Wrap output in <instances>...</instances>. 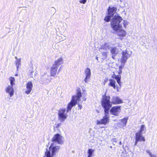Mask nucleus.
I'll list each match as a JSON object with an SVG mask.
<instances>
[{
    "label": "nucleus",
    "instance_id": "obj_1",
    "mask_svg": "<svg viewBox=\"0 0 157 157\" xmlns=\"http://www.w3.org/2000/svg\"><path fill=\"white\" fill-rule=\"evenodd\" d=\"M64 137L59 133L55 134L52 139L53 142L48 148H47L45 152L46 157H56V154L59 151L60 146H56L55 143L62 144L64 143Z\"/></svg>",
    "mask_w": 157,
    "mask_h": 157
},
{
    "label": "nucleus",
    "instance_id": "obj_2",
    "mask_svg": "<svg viewBox=\"0 0 157 157\" xmlns=\"http://www.w3.org/2000/svg\"><path fill=\"white\" fill-rule=\"evenodd\" d=\"M82 97V94L80 90H78L76 95L73 96L71 102L68 104L67 106V112L65 109H60L58 112V119L61 122H63L66 119L68 115L67 113L71 110L73 107L75 106L77 103V101L80 100Z\"/></svg>",
    "mask_w": 157,
    "mask_h": 157
},
{
    "label": "nucleus",
    "instance_id": "obj_3",
    "mask_svg": "<svg viewBox=\"0 0 157 157\" xmlns=\"http://www.w3.org/2000/svg\"><path fill=\"white\" fill-rule=\"evenodd\" d=\"M122 19L120 16L117 15L115 16L112 20L111 26L115 30H119L118 35L120 36L123 37L125 36L126 32L123 29H121L122 27V24L121 23Z\"/></svg>",
    "mask_w": 157,
    "mask_h": 157
},
{
    "label": "nucleus",
    "instance_id": "obj_4",
    "mask_svg": "<svg viewBox=\"0 0 157 157\" xmlns=\"http://www.w3.org/2000/svg\"><path fill=\"white\" fill-rule=\"evenodd\" d=\"M110 97L105 94L102 96L101 105L104 110L105 113H109V110L112 106V103L110 100Z\"/></svg>",
    "mask_w": 157,
    "mask_h": 157
},
{
    "label": "nucleus",
    "instance_id": "obj_5",
    "mask_svg": "<svg viewBox=\"0 0 157 157\" xmlns=\"http://www.w3.org/2000/svg\"><path fill=\"white\" fill-rule=\"evenodd\" d=\"M132 52L127 50L123 51L122 52V56L121 59V63H125L127 60L130 57Z\"/></svg>",
    "mask_w": 157,
    "mask_h": 157
},
{
    "label": "nucleus",
    "instance_id": "obj_6",
    "mask_svg": "<svg viewBox=\"0 0 157 157\" xmlns=\"http://www.w3.org/2000/svg\"><path fill=\"white\" fill-rule=\"evenodd\" d=\"M52 78L46 73H44L41 75L40 79V82L42 84H46L49 83Z\"/></svg>",
    "mask_w": 157,
    "mask_h": 157
},
{
    "label": "nucleus",
    "instance_id": "obj_7",
    "mask_svg": "<svg viewBox=\"0 0 157 157\" xmlns=\"http://www.w3.org/2000/svg\"><path fill=\"white\" fill-rule=\"evenodd\" d=\"M105 113V115L102 119L99 120H98L97 121L96 123L97 124H105L109 122V113Z\"/></svg>",
    "mask_w": 157,
    "mask_h": 157
},
{
    "label": "nucleus",
    "instance_id": "obj_8",
    "mask_svg": "<svg viewBox=\"0 0 157 157\" xmlns=\"http://www.w3.org/2000/svg\"><path fill=\"white\" fill-rule=\"evenodd\" d=\"M142 134L139 132H137L136 133L135 146L137 145L139 142H144L145 141L144 137L142 136Z\"/></svg>",
    "mask_w": 157,
    "mask_h": 157
},
{
    "label": "nucleus",
    "instance_id": "obj_9",
    "mask_svg": "<svg viewBox=\"0 0 157 157\" xmlns=\"http://www.w3.org/2000/svg\"><path fill=\"white\" fill-rule=\"evenodd\" d=\"M121 111V106H117L113 107L110 110V112L112 114L115 115H118Z\"/></svg>",
    "mask_w": 157,
    "mask_h": 157
},
{
    "label": "nucleus",
    "instance_id": "obj_10",
    "mask_svg": "<svg viewBox=\"0 0 157 157\" xmlns=\"http://www.w3.org/2000/svg\"><path fill=\"white\" fill-rule=\"evenodd\" d=\"M85 74L86 76L84 81L86 83H87L90 79L91 76V71L89 68H86L85 71Z\"/></svg>",
    "mask_w": 157,
    "mask_h": 157
},
{
    "label": "nucleus",
    "instance_id": "obj_11",
    "mask_svg": "<svg viewBox=\"0 0 157 157\" xmlns=\"http://www.w3.org/2000/svg\"><path fill=\"white\" fill-rule=\"evenodd\" d=\"M33 85L31 82L29 81L26 84V88L27 90L25 91V94H28L31 92L33 88Z\"/></svg>",
    "mask_w": 157,
    "mask_h": 157
},
{
    "label": "nucleus",
    "instance_id": "obj_12",
    "mask_svg": "<svg viewBox=\"0 0 157 157\" xmlns=\"http://www.w3.org/2000/svg\"><path fill=\"white\" fill-rule=\"evenodd\" d=\"M12 86L9 85L6 89V92L9 94L10 97H12L14 94V91Z\"/></svg>",
    "mask_w": 157,
    "mask_h": 157
},
{
    "label": "nucleus",
    "instance_id": "obj_13",
    "mask_svg": "<svg viewBox=\"0 0 157 157\" xmlns=\"http://www.w3.org/2000/svg\"><path fill=\"white\" fill-rule=\"evenodd\" d=\"M112 104H118L123 102L122 100L119 97L117 96H113L112 97Z\"/></svg>",
    "mask_w": 157,
    "mask_h": 157
},
{
    "label": "nucleus",
    "instance_id": "obj_14",
    "mask_svg": "<svg viewBox=\"0 0 157 157\" xmlns=\"http://www.w3.org/2000/svg\"><path fill=\"white\" fill-rule=\"evenodd\" d=\"M63 59L61 57L55 60L53 65L58 67L59 66L63 64Z\"/></svg>",
    "mask_w": 157,
    "mask_h": 157
},
{
    "label": "nucleus",
    "instance_id": "obj_15",
    "mask_svg": "<svg viewBox=\"0 0 157 157\" xmlns=\"http://www.w3.org/2000/svg\"><path fill=\"white\" fill-rule=\"evenodd\" d=\"M58 67L56 66L52 65L50 69V76L54 77L57 71Z\"/></svg>",
    "mask_w": 157,
    "mask_h": 157
},
{
    "label": "nucleus",
    "instance_id": "obj_16",
    "mask_svg": "<svg viewBox=\"0 0 157 157\" xmlns=\"http://www.w3.org/2000/svg\"><path fill=\"white\" fill-rule=\"evenodd\" d=\"M116 10L117 8L115 7H113L112 8L109 7V9H108V14L113 16L114 13L116 12Z\"/></svg>",
    "mask_w": 157,
    "mask_h": 157
},
{
    "label": "nucleus",
    "instance_id": "obj_17",
    "mask_svg": "<svg viewBox=\"0 0 157 157\" xmlns=\"http://www.w3.org/2000/svg\"><path fill=\"white\" fill-rule=\"evenodd\" d=\"M110 51L112 55H116L119 52L118 49L116 47H112Z\"/></svg>",
    "mask_w": 157,
    "mask_h": 157
},
{
    "label": "nucleus",
    "instance_id": "obj_18",
    "mask_svg": "<svg viewBox=\"0 0 157 157\" xmlns=\"http://www.w3.org/2000/svg\"><path fill=\"white\" fill-rule=\"evenodd\" d=\"M113 78H115L117 80V82L121 87V83L120 81L121 76L120 75H113Z\"/></svg>",
    "mask_w": 157,
    "mask_h": 157
},
{
    "label": "nucleus",
    "instance_id": "obj_19",
    "mask_svg": "<svg viewBox=\"0 0 157 157\" xmlns=\"http://www.w3.org/2000/svg\"><path fill=\"white\" fill-rule=\"evenodd\" d=\"M109 85L112 86L114 89L116 88V86L115 85V81L113 79H110L109 80Z\"/></svg>",
    "mask_w": 157,
    "mask_h": 157
},
{
    "label": "nucleus",
    "instance_id": "obj_20",
    "mask_svg": "<svg viewBox=\"0 0 157 157\" xmlns=\"http://www.w3.org/2000/svg\"><path fill=\"white\" fill-rule=\"evenodd\" d=\"M146 131V128L144 125H142L140 127V129L139 132H139L141 134L144 133Z\"/></svg>",
    "mask_w": 157,
    "mask_h": 157
},
{
    "label": "nucleus",
    "instance_id": "obj_21",
    "mask_svg": "<svg viewBox=\"0 0 157 157\" xmlns=\"http://www.w3.org/2000/svg\"><path fill=\"white\" fill-rule=\"evenodd\" d=\"M94 150L92 149H88L87 151L88 154V157H91L92 154L94 152Z\"/></svg>",
    "mask_w": 157,
    "mask_h": 157
},
{
    "label": "nucleus",
    "instance_id": "obj_22",
    "mask_svg": "<svg viewBox=\"0 0 157 157\" xmlns=\"http://www.w3.org/2000/svg\"><path fill=\"white\" fill-rule=\"evenodd\" d=\"M10 82V85L13 86L14 84L15 79L14 77H10L9 78Z\"/></svg>",
    "mask_w": 157,
    "mask_h": 157
},
{
    "label": "nucleus",
    "instance_id": "obj_23",
    "mask_svg": "<svg viewBox=\"0 0 157 157\" xmlns=\"http://www.w3.org/2000/svg\"><path fill=\"white\" fill-rule=\"evenodd\" d=\"M21 58L17 59L16 62V65L17 70L19 66L21 65Z\"/></svg>",
    "mask_w": 157,
    "mask_h": 157
},
{
    "label": "nucleus",
    "instance_id": "obj_24",
    "mask_svg": "<svg viewBox=\"0 0 157 157\" xmlns=\"http://www.w3.org/2000/svg\"><path fill=\"white\" fill-rule=\"evenodd\" d=\"M128 119V117H125L122 119L121 120V121L122 122V123L124 125H126Z\"/></svg>",
    "mask_w": 157,
    "mask_h": 157
},
{
    "label": "nucleus",
    "instance_id": "obj_25",
    "mask_svg": "<svg viewBox=\"0 0 157 157\" xmlns=\"http://www.w3.org/2000/svg\"><path fill=\"white\" fill-rule=\"evenodd\" d=\"M112 17V16H110V15L108 14V15L106 16L105 17V18H104V20L105 21L107 22H109Z\"/></svg>",
    "mask_w": 157,
    "mask_h": 157
},
{
    "label": "nucleus",
    "instance_id": "obj_26",
    "mask_svg": "<svg viewBox=\"0 0 157 157\" xmlns=\"http://www.w3.org/2000/svg\"><path fill=\"white\" fill-rule=\"evenodd\" d=\"M102 55L103 56V58L104 59H105L107 57L106 53L105 52H102Z\"/></svg>",
    "mask_w": 157,
    "mask_h": 157
},
{
    "label": "nucleus",
    "instance_id": "obj_27",
    "mask_svg": "<svg viewBox=\"0 0 157 157\" xmlns=\"http://www.w3.org/2000/svg\"><path fill=\"white\" fill-rule=\"evenodd\" d=\"M59 37H60V38L59 39V40H61V41H63L64 40H66V38H67L66 36H63V38H62V37H61L59 36Z\"/></svg>",
    "mask_w": 157,
    "mask_h": 157
},
{
    "label": "nucleus",
    "instance_id": "obj_28",
    "mask_svg": "<svg viewBox=\"0 0 157 157\" xmlns=\"http://www.w3.org/2000/svg\"><path fill=\"white\" fill-rule=\"evenodd\" d=\"M117 140L116 138H113L112 140V141L114 145H115V144L117 142Z\"/></svg>",
    "mask_w": 157,
    "mask_h": 157
},
{
    "label": "nucleus",
    "instance_id": "obj_29",
    "mask_svg": "<svg viewBox=\"0 0 157 157\" xmlns=\"http://www.w3.org/2000/svg\"><path fill=\"white\" fill-rule=\"evenodd\" d=\"M87 0H80L79 2L81 3H82L83 4H85Z\"/></svg>",
    "mask_w": 157,
    "mask_h": 157
},
{
    "label": "nucleus",
    "instance_id": "obj_30",
    "mask_svg": "<svg viewBox=\"0 0 157 157\" xmlns=\"http://www.w3.org/2000/svg\"><path fill=\"white\" fill-rule=\"evenodd\" d=\"M122 65L120 66L119 67V70H122V68H123L124 66L125 65V63L123 64V63H121Z\"/></svg>",
    "mask_w": 157,
    "mask_h": 157
},
{
    "label": "nucleus",
    "instance_id": "obj_31",
    "mask_svg": "<svg viewBox=\"0 0 157 157\" xmlns=\"http://www.w3.org/2000/svg\"><path fill=\"white\" fill-rule=\"evenodd\" d=\"M146 152L148 153L150 156L152 155L151 153L149 150H146Z\"/></svg>",
    "mask_w": 157,
    "mask_h": 157
},
{
    "label": "nucleus",
    "instance_id": "obj_32",
    "mask_svg": "<svg viewBox=\"0 0 157 157\" xmlns=\"http://www.w3.org/2000/svg\"><path fill=\"white\" fill-rule=\"evenodd\" d=\"M124 26L125 27L128 25V22L126 21H124L123 22Z\"/></svg>",
    "mask_w": 157,
    "mask_h": 157
},
{
    "label": "nucleus",
    "instance_id": "obj_33",
    "mask_svg": "<svg viewBox=\"0 0 157 157\" xmlns=\"http://www.w3.org/2000/svg\"><path fill=\"white\" fill-rule=\"evenodd\" d=\"M78 107H79V109H82V105H81L78 104Z\"/></svg>",
    "mask_w": 157,
    "mask_h": 157
},
{
    "label": "nucleus",
    "instance_id": "obj_34",
    "mask_svg": "<svg viewBox=\"0 0 157 157\" xmlns=\"http://www.w3.org/2000/svg\"><path fill=\"white\" fill-rule=\"evenodd\" d=\"M122 72V71L121 70H119L118 71V73L119 74H121Z\"/></svg>",
    "mask_w": 157,
    "mask_h": 157
},
{
    "label": "nucleus",
    "instance_id": "obj_35",
    "mask_svg": "<svg viewBox=\"0 0 157 157\" xmlns=\"http://www.w3.org/2000/svg\"><path fill=\"white\" fill-rule=\"evenodd\" d=\"M150 157H156V156L155 155L152 154L151 156Z\"/></svg>",
    "mask_w": 157,
    "mask_h": 157
},
{
    "label": "nucleus",
    "instance_id": "obj_36",
    "mask_svg": "<svg viewBox=\"0 0 157 157\" xmlns=\"http://www.w3.org/2000/svg\"><path fill=\"white\" fill-rule=\"evenodd\" d=\"M117 90V91H119L120 90V88L118 87H116Z\"/></svg>",
    "mask_w": 157,
    "mask_h": 157
},
{
    "label": "nucleus",
    "instance_id": "obj_37",
    "mask_svg": "<svg viewBox=\"0 0 157 157\" xmlns=\"http://www.w3.org/2000/svg\"><path fill=\"white\" fill-rule=\"evenodd\" d=\"M115 55H113V56H112V58L113 59H114L115 58Z\"/></svg>",
    "mask_w": 157,
    "mask_h": 157
},
{
    "label": "nucleus",
    "instance_id": "obj_38",
    "mask_svg": "<svg viewBox=\"0 0 157 157\" xmlns=\"http://www.w3.org/2000/svg\"><path fill=\"white\" fill-rule=\"evenodd\" d=\"M61 68V67H60L59 68V70H58V73L60 71V68Z\"/></svg>",
    "mask_w": 157,
    "mask_h": 157
},
{
    "label": "nucleus",
    "instance_id": "obj_39",
    "mask_svg": "<svg viewBox=\"0 0 157 157\" xmlns=\"http://www.w3.org/2000/svg\"><path fill=\"white\" fill-rule=\"evenodd\" d=\"M121 143H121V141H120V142H119V144H120V145H121Z\"/></svg>",
    "mask_w": 157,
    "mask_h": 157
},
{
    "label": "nucleus",
    "instance_id": "obj_40",
    "mask_svg": "<svg viewBox=\"0 0 157 157\" xmlns=\"http://www.w3.org/2000/svg\"><path fill=\"white\" fill-rule=\"evenodd\" d=\"M18 74H16L15 75L16 76H18Z\"/></svg>",
    "mask_w": 157,
    "mask_h": 157
},
{
    "label": "nucleus",
    "instance_id": "obj_41",
    "mask_svg": "<svg viewBox=\"0 0 157 157\" xmlns=\"http://www.w3.org/2000/svg\"><path fill=\"white\" fill-rule=\"evenodd\" d=\"M119 0L121 2H122L123 0Z\"/></svg>",
    "mask_w": 157,
    "mask_h": 157
},
{
    "label": "nucleus",
    "instance_id": "obj_42",
    "mask_svg": "<svg viewBox=\"0 0 157 157\" xmlns=\"http://www.w3.org/2000/svg\"><path fill=\"white\" fill-rule=\"evenodd\" d=\"M96 59L98 60V57H96Z\"/></svg>",
    "mask_w": 157,
    "mask_h": 157
},
{
    "label": "nucleus",
    "instance_id": "obj_43",
    "mask_svg": "<svg viewBox=\"0 0 157 157\" xmlns=\"http://www.w3.org/2000/svg\"><path fill=\"white\" fill-rule=\"evenodd\" d=\"M15 59H17V57L16 56V57H15Z\"/></svg>",
    "mask_w": 157,
    "mask_h": 157
},
{
    "label": "nucleus",
    "instance_id": "obj_44",
    "mask_svg": "<svg viewBox=\"0 0 157 157\" xmlns=\"http://www.w3.org/2000/svg\"><path fill=\"white\" fill-rule=\"evenodd\" d=\"M139 146H138V147H139V146H140V145H139Z\"/></svg>",
    "mask_w": 157,
    "mask_h": 157
},
{
    "label": "nucleus",
    "instance_id": "obj_45",
    "mask_svg": "<svg viewBox=\"0 0 157 157\" xmlns=\"http://www.w3.org/2000/svg\"><path fill=\"white\" fill-rule=\"evenodd\" d=\"M139 146H138V147H139V146H140V145H139Z\"/></svg>",
    "mask_w": 157,
    "mask_h": 157
},
{
    "label": "nucleus",
    "instance_id": "obj_46",
    "mask_svg": "<svg viewBox=\"0 0 157 157\" xmlns=\"http://www.w3.org/2000/svg\"><path fill=\"white\" fill-rule=\"evenodd\" d=\"M44 157H45V156Z\"/></svg>",
    "mask_w": 157,
    "mask_h": 157
}]
</instances>
